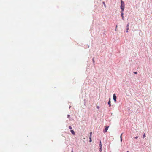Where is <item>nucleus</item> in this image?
<instances>
[{"label":"nucleus","instance_id":"1","mask_svg":"<svg viewBox=\"0 0 152 152\" xmlns=\"http://www.w3.org/2000/svg\"><path fill=\"white\" fill-rule=\"evenodd\" d=\"M121 5L120 6L121 9L122 11H123L124 8V1L122 0L121 1Z\"/></svg>","mask_w":152,"mask_h":152},{"label":"nucleus","instance_id":"2","mask_svg":"<svg viewBox=\"0 0 152 152\" xmlns=\"http://www.w3.org/2000/svg\"><path fill=\"white\" fill-rule=\"evenodd\" d=\"M109 127V126H105V129L104 130H103V132L104 133H105L107 132V130L108 129V128Z\"/></svg>","mask_w":152,"mask_h":152},{"label":"nucleus","instance_id":"3","mask_svg":"<svg viewBox=\"0 0 152 152\" xmlns=\"http://www.w3.org/2000/svg\"><path fill=\"white\" fill-rule=\"evenodd\" d=\"M116 96L115 95V94H113V99L114 100L115 102H116Z\"/></svg>","mask_w":152,"mask_h":152},{"label":"nucleus","instance_id":"4","mask_svg":"<svg viewBox=\"0 0 152 152\" xmlns=\"http://www.w3.org/2000/svg\"><path fill=\"white\" fill-rule=\"evenodd\" d=\"M70 132L71 133H72V134L73 135H75V133L74 131L73 130H71Z\"/></svg>","mask_w":152,"mask_h":152},{"label":"nucleus","instance_id":"5","mask_svg":"<svg viewBox=\"0 0 152 152\" xmlns=\"http://www.w3.org/2000/svg\"><path fill=\"white\" fill-rule=\"evenodd\" d=\"M108 104L109 106L110 107L111 106V102H110V99L109 101L108 102Z\"/></svg>","mask_w":152,"mask_h":152},{"label":"nucleus","instance_id":"6","mask_svg":"<svg viewBox=\"0 0 152 152\" xmlns=\"http://www.w3.org/2000/svg\"><path fill=\"white\" fill-rule=\"evenodd\" d=\"M123 11H122L121 12V17L123 16L124 15V13L123 12Z\"/></svg>","mask_w":152,"mask_h":152},{"label":"nucleus","instance_id":"7","mask_svg":"<svg viewBox=\"0 0 152 152\" xmlns=\"http://www.w3.org/2000/svg\"><path fill=\"white\" fill-rule=\"evenodd\" d=\"M100 144H99V146L100 147H102V144H101V141H100Z\"/></svg>","mask_w":152,"mask_h":152},{"label":"nucleus","instance_id":"8","mask_svg":"<svg viewBox=\"0 0 152 152\" xmlns=\"http://www.w3.org/2000/svg\"><path fill=\"white\" fill-rule=\"evenodd\" d=\"M92 134V132H90V137H91Z\"/></svg>","mask_w":152,"mask_h":152},{"label":"nucleus","instance_id":"9","mask_svg":"<svg viewBox=\"0 0 152 152\" xmlns=\"http://www.w3.org/2000/svg\"><path fill=\"white\" fill-rule=\"evenodd\" d=\"M69 128L70 129H71V130H72V128L71 126H69Z\"/></svg>","mask_w":152,"mask_h":152},{"label":"nucleus","instance_id":"10","mask_svg":"<svg viewBox=\"0 0 152 152\" xmlns=\"http://www.w3.org/2000/svg\"><path fill=\"white\" fill-rule=\"evenodd\" d=\"M99 151L100 152H101L102 151V147L100 148Z\"/></svg>","mask_w":152,"mask_h":152},{"label":"nucleus","instance_id":"11","mask_svg":"<svg viewBox=\"0 0 152 152\" xmlns=\"http://www.w3.org/2000/svg\"><path fill=\"white\" fill-rule=\"evenodd\" d=\"M89 139H90V140H89V142H91V141H92V140H91V137H89Z\"/></svg>","mask_w":152,"mask_h":152},{"label":"nucleus","instance_id":"12","mask_svg":"<svg viewBox=\"0 0 152 152\" xmlns=\"http://www.w3.org/2000/svg\"><path fill=\"white\" fill-rule=\"evenodd\" d=\"M145 137V134H144V135H143V138H144V137Z\"/></svg>","mask_w":152,"mask_h":152},{"label":"nucleus","instance_id":"13","mask_svg":"<svg viewBox=\"0 0 152 152\" xmlns=\"http://www.w3.org/2000/svg\"><path fill=\"white\" fill-rule=\"evenodd\" d=\"M129 23H128L127 25V28H129Z\"/></svg>","mask_w":152,"mask_h":152},{"label":"nucleus","instance_id":"14","mask_svg":"<svg viewBox=\"0 0 152 152\" xmlns=\"http://www.w3.org/2000/svg\"><path fill=\"white\" fill-rule=\"evenodd\" d=\"M134 74H137V72H134Z\"/></svg>","mask_w":152,"mask_h":152},{"label":"nucleus","instance_id":"15","mask_svg":"<svg viewBox=\"0 0 152 152\" xmlns=\"http://www.w3.org/2000/svg\"><path fill=\"white\" fill-rule=\"evenodd\" d=\"M129 29V28H127V30H126V32H128V31Z\"/></svg>","mask_w":152,"mask_h":152},{"label":"nucleus","instance_id":"16","mask_svg":"<svg viewBox=\"0 0 152 152\" xmlns=\"http://www.w3.org/2000/svg\"><path fill=\"white\" fill-rule=\"evenodd\" d=\"M103 4H104V5L105 6V3L104 2H103Z\"/></svg>","mask_w":152,"mask_h":152},{"label":"nucleus","instance_id":"17","mask_svg":"<svg viewBox=\"0 0 152 152\" xmlns=\"http://www.w3.org/2000/svg\"><path fill=\"white\" fill-rule=\"evenodd\" d=\"M121 138V142H122V137H121V138Z\"/></svg>","mask_w":152,"mask_h":152},{"label":"nucleus","instance_id":"18","mask_svg":"<svg viewBox=\"0 0 152 152\" xmlns=\"http://www.w3.org/2000/svg\"><path fill=\"white\" fill-rule=\"evenodd\" d=\"M123 134V133H122L120 136V138H121V137H122V136Z\"/></svg>","mask_w":152,"mask_h":152},{"label":"nucleus","instance_id":"19","mask_svg":"<svg viewBox=\"0 0 152 152\" xmlns=\"http://www.w3.org/2000/svg\"><path fill=\"white\" fill-rule=\"evenodd\" d=\"M122 19L123 20H124V16H122Z\"/></svg>","mask_w":152,"mask_h":152},{"label":"nucleus","instance_id":"20","mask_svg":"<svg viewBox=\"0 0 152 152\" xmlns=\"http://www.w3.org/2000/svg\"><path fill=\"white\" fill-rule=\"evenodd\" d=\"M138 137L137 136V137H135V138L136 139H137V138H138Z\"/></svg>","mask_w":152,"mask_h":152},{"label":"nucleus","instance_id":"21","mask_svg":"<svg viewBox=\"0 0 152 152\" xmlns=\"http://www.w3.org/2000/svg\"><path fill=\"white\" fill-rule=\"evenodd\" d=\"M97 107L98 109H99V106H98Z\"/></svg>","mask_w":152,"mask_h":152},{"label":"nucleus","instance_id":"22","mask_svg":"<svg viewBox=\"0 0 152 152\" xmlns=\"http://www.w3.org/2000/svg\"><path fill=\"white\" fill-rule=\"evenodd\" d=\"M69 116H70V115H68V118H69Z\"/></svg>","mask_w":152,"mask_h":152},{"label":"nucleus","instance_id":"23","mask_svg":"<svg viewBox=\"0 0 152 152\" xmlns=\"http://www.w3.org/2000/svg\"><path fill=\"white\" fill-rule=\"evenodd\" d=\"M93 62H94V59H93Z\"/></svg>","mask_w":152,"mask_h":152},{"label":"nucleus","instance_id":"24","mask_svg":"<svg viewBox=\"0 0 152 152\" xmlns=\"http://www.w3.org/2000/svg\"><path fill=\"white\" fill-rule=\"evenodd\" d=\"M127 152H129V151H127Z\"/></svg>","mask_w":152,"mask_h":152},{"label":"nucleus","instance_id":"25","mask_svg":"<svg viewBox=\"0 0 152 152\" xmlns=\"http://www.w3.org/2000/svg\"><path fill=\"white\" fill-rule=\"evenodd\" d=\"M117 26H116V28L117 27Z\"/></svg>","mask_w":152,"mask_h":152}]
</instances>
